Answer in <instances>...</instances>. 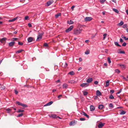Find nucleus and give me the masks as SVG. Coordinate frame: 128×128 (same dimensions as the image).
Instances as JSON below:
<instances>
[{
  "label": "nucleus",
  "mask_w": 128,
  "mask_h": 128,
  "mask_svg": "<svg viewBox=\"0 0 128 128\" xmlns=\"http://www.w3.org/2000/svg\"><path fill=\"white\" fill-rule=\"evenodd\" d=\"M82 30V28H77L75 29L74 30V34H79L81 33Z\"/></svg>",
  "instance_id": "nucleus-1"
},
{
  "label": "nucleus",
  "mask_w": 128,
  "mask_h": 128,
  "mask_svg": "<svg viewBox=\"0 0 128 128\" xmlns=\"http://www.w3.org/2000/svg\"><path fill=\"white\" fill-rule=\"evenodd\" d=\"M16 103L18 105L24 107H27L28 106L26 104H23L21 102H20L18 101H16Z\"/></svg>",
  "instance_id": "nucleus-2"
},
{
  "label": "nucleus",
  "mask_w": 128,
  "mask_h": 128,
  "mask_svg": "<svg viewBox=\"0 0 128 128\" xmlns=\"http://www.w3.org/2000/svg\"><path fill=\"white\" fill-rule=\"evenodd\" d=\"M43 34V33H38V35L37 36V39L36 40L37 41H38L42 39V35Z\"/></svg>",
  "instance_id": "nucleus-3"
},
{
  "label": "nucleus",
  "mask_w": 128,
  "mask_h": 128,
  "mask_svg": "<svg viewBox=\"0 0 128 128\" xmlns=\"http://www.w3.org/2000/svg\"><path fill=\"white\" fill-rule=\"evenodd\" d=\"M92 19V17H86L84 18V20L85 22L90 21Z\"/></svg>",
  "instance_id": "nucleus-4"
},
{
  "label": "nucleus",
  "mask_w": 128,
  "mask_h": 128,
  "mask_svg": "<svg viewBox=\"0 0 128 128\" xmlns=\"http://www.w3.org/2000/svg\"><path fill=\"white\" fill-rule=\"evenodd\" d=\"M74 26H71L67 29L66 30V32H68L70 31L73 28Z\"/></svg>",
  "instance_id": "nucleus-5"
},
{
  "label": "nucleus",
  "mask_w": 128,
  "mask_h": 128,
  "mask_svg": "<svg viewBox=\"0 0 128 128\" xmlns=\"http://www.w3.org/2000/svg\"><path fill=\"white\" fill-rule=\"evenodd\" d=\"M89 86V84L87 83H83L80 85V86L82 87H86Z\"/></svg>",
  "instance_id": "nucleus-6"
},
{
  "label": "nucleus",
  "mask_w": 128,
  "mask_h": 128,
  "mask_svg": "<svg viewBox=\"0 0 128 128\" xmlns=\"http://www.w3.org/2000/svg\"><path fill=\"white\" fill-rule=\"evenodd\" d=\"M104 124L105 123H102V122H101L98 124V127L99 128H101L104 126Z\"/></svg>",
  "instance_id": "nucleus-7"
},
{
  "label": "nucleus",
  "mask_w": 128,
  "mask_h": 128,
  "mask_svg": "<svg viewBox=\"0 0 128 128\" xmlns=\"http://www.w3.org/2000/svg\"><path fill=\"white\" fill-rule=\"evenodd\" d=\"M53 1L52 0L48 1L47 2V6H49L52 3H53Z\"/></svg>",
  "instance_id": "nucleus-8"
},
{
  "label": "nucleus",
  "mask_w": 128,
  "mask_h": 128,
  "mask_svg": "<svg viewBox=\"0 0 128 128\" xmlns=\"http://www.w3.org/2000/svg\"><path fill=\"white\" fill-rule=\"evenodd\" d=\"M6 38H0V42L2 43H3L6 41Z\"/></svg>",
  "instance_id": "nucleus-9"
},
{
  "label": "nucleus",
  "mask_w": 128,
  "mask_h": 128,
  "mask_svg": "<svg viewBox=\"0 0 128 128\" xmlns=\"http://www.w3.org/2000/svg\"><path fill=\"white\" fill-rule=\"evenodd\" d=\"M96 95L97 96H102V94L99 90H97L96 92Z\"/></svg>",
  "instance_id": "nucleus-10"
},
{
  "label": "nucleus",
  "mask_w": 128,
  "mask_h": 128,
  "mask_svg": "<svg viewBox=\"0 0 128 128\" xmlns=\"http://www.w3.org/2000/svg\"><path fill=\"white\" fill-rule=\"evenodd\" d=\"M90 110L91 111H94L95 109V108L94 106L92 105H91L90 106Z\"/></svg>",
  "instance_id": "nucleus-11"
},
{
  "label": "nucleus",
  "mask_w": 128,
  "mask_h": 128,
  "mask_svg": "<svg viewBox=\"0 0 128 128\" xmlns=\"http://www.w3.org/2000/svg\"><path fill=\"white\" fill-rule=\"evenodd\" d=\"M81 114H82V115L86 116L88 118L89 117V116L88 115H87L85 112H82L81 113Z\"/></svg>",
  "instance_id": "nucleus-12"
},
{
  "label": "nucleus",
  "mask_w": 128,
  "mask_h": 128,
  "mask_svg": "<svg viewBox=\"0 0 128 128\" xmlns=\"http://www.w3.org/2000/svg\"><path fill=\"white\" fill-rule=\"evenodd\" d=\"M92 78H89L86 80V82L88 83L91 82L92 80Z\"/></svg>",
  "instance_id": "nucleus-13"
},
{
  "label": "nucleus",
  "mask_w": 128,
  "mask_h": 128,
  "mask_svg": "<svg viewBox=\"0 0 128 128\" xmlns=\"http://www.w3.org/2000/svg\"><path fill=\"white\" fill-rule=\"evenodd\" d=\"M53 103L52 101H50L48 103H47L44 105V106H49L52 104Z\"/></svg>",
  "instance_id": "nucleus-14"
},
{
  "label": "nucleus",
  "mask_w": 128,
  "mask_h": 128,
  "mask_svg": "<svg viewBox=\"0 0 128 128\" xmlns=\"http://www.w3.org/2000/svg\"><path fill=\"white\" fill-rule=\"evenodd\" d=\"M33 40V38L32 37H29L28 38V42H31Z\"/></svg>",
  "instance_id": "nucleus-15"
},
{
  "label": "nucleus",
  "mask_w": 128,
  "mask_h": 128,
  "mask_svg": "<svg viewBox=\"0 0 128 128\" xmlns=\"http://www.w3.org/2000/svg\"><path fill=\"white\" fill-rule=\"evenodd\" d=\"M15 42H10L9 43V46H13Z\"/></svg>",
  "instance_id": "nucleus-16"
},
{
  "label": "nucleus",
  "mask_w": 128,
  "mask_h": 128,
  "mask_svg": "<svg viewBox=\"0 0 128 128\" xmlns=\"http://www.w3.org/2000/svg\"><path fill=\"white\" fill-rule=\"evenodd\" d=\"M17 18L18 17H16L12 19L9 20H8V22H13L16 20L17 19Z\"/></svg>",
  "instance_id": "nucleus-17"
},
{
  "label": "nucleus",
  "mask_w": 128,
  "mask_h": 128,
  "mask_svg": "<svg viewBox=\"0 0 128 128\" xmlns=\"http://www.w3.org/2000/svg\"><path fill=\"white\" fill-rule=\"evenodd\" d=\"M126 112L125 111L122 110H121L120 112V114L122 115L124 114H126Z\"/></svg>",
  "instance_id": "nucleus-18"
},
{
  "label": "nucleus",
  "mask_w": 128,
  "mask_h": 128,
  "mask_svg": "<svg viewBox=\"0 0 128 128\" xmlns=\"http://www.w3.org/2000/svg\"><path fill=\"white\" fill-rule=\"evenodd\" d=\"M110 81L109 80H108L106 82V84L105 86V87H107L109 86V82Z\"/></svg>",
  "instance_id": "nucleus-19"
},
{
  "label": "nucleus",
  "mask_w": 128,
  "mask_h": 128,
  "mask_svg": "<svg viewBox=\"0 0 128 128\" xmlns=\"http://www.w3.org/2000/svg\"><path fill=\"white\" fill-rule=\"evenodd\" d=\"M104 106L102 104H100L98 106V108L100 109H101L103 108Z\"/></svg>",
  "instance_id": "nucleus-20"
},
{
  "label": "nucleus",
  "mask_w": 128,
  "mask_h": 128,
  "mask_svg": "<svg viewBox=\"0 0 128 128\" xmlns=\"http://www.w3.org/2000/svg\"><path fill=\"white\" fill-rule=\"evenodd\" d=\"M67 22L68 24H72L74 23V22L73 21L71 20H68Z\"/></svg>",
  "instance_id": "nucleus-21"
},
{
  "label": "nucleus",
  "mask_w": 128,
  "mask_h": 128,
  "mask_svg": "<svg viewBox=\"0 0 128 128\" xmlns=\"http://www.w3.org/2000/svg\"><path fill=\"white\" fill-rule=\"evenodd\" d=\"M24 50L22 49H21L19 50L18 51H17L16 52V54H19L21 52H22V51H23Z\"/></svg>",
  "instance_id": "nucleus-22"
},
{
  "label": "nucleus",
  "mask_w": 128,
  "mask_h": 128,
  "mask_svg": "<svg viewBox=\"0 0 128 128\" xmlns=\"http://www.w3.org/2000/svg\"><path fill=\"white\" fill-rule=\"evenodd\" d=\"M68 82L69 83H71V84H74L76 82L74 80H70L68 81Z\"/></svg>",
  "instance_id": "nucleus-23"
},
{
  "label": "nucleus",
  "mask_w": 128,
  "mask_h": 128,
  "mask_svg": "<svg viewBox=\"0 0 128 128\" xmlns=\"http://www.w3.org/2000/svg\"><path fill=\"white\" fill-rule=\"evenodd\" d=\"M124 24V22H123L121 21H120V22L118 24V26H121L122 25Z\"/></svg>",
  "instance_id": "nucleus-24"
},
{
  "label": "nucleus",
  "mask_w": 128,
  "mask_h": 128,
  "mask_svg": "<svg viewBox=\"0 0 128 128\" xmlns=\"http://www.w3.org/2000/svg\"><path fill=\"white\" fill-rule=\"evenodd\" d=\"M74 72L73 71H71L70 72H69L68 73V74H70L71 75H74Z\"/></svg>",
  "instance_id": "nucleus-25"
},
{
  "label": "nucleus",
  "mask_w": 128,
  "mask_h": 128,
  "mask_svg": "<svg viewBox=\"0 0 128 128\" xmlns=\"http://www.w3.org/2000/svg\"><path fill=\"white\" fill-rule=\"evenodd\" d=\"M113 10L116 13H118L119 12L118 10L117 9L114 8L113 9Z\"/></svg>",
  "instance_id": "nucleus-26"
},
{
  "label": "nucleus",
  "mask_w": 128,
  "mask_h": 128,
  "mask_svg": "<svg viewBox=\"0 0 128 128\" xmlns=\"http://www.w3.org/2000/svg\"><path fill=\"white\" fill-rule=\"evenodd\" d=\"M61 15L60 13H58L55 15V17L56 18H58L59 16H60Z\"/></svg>",
  "instance_id": "nucleus-27"
},
{
  "label": "nucleus",
  "mask_w": 128,
  "mask_h": 128,
  "mask_svg": "<svg viewBox=\"0 0 128 128\" xmlns=\"http://www.w3.org/2000/svg\"><path fill=\"white\" fill-rule=\"evenodd\" d=\"M114 44L118 46H119L120 47H121V45H120L119 44L118 42H115Z\"/></svg>",
  "instance_id": "nucleus-28"
},
{
  "label": "nucleus",
  "mask_w": 128,
  "mask_h": 128,
  "mask_svg": "<svg viewBox=\"0 0 128 128\" xmlns=\"http://www.w3.org/2000/svg\"><path fill=\"white\" fill-rule=\"evenodd\" d=\"M90 50H88L86 51L85 53L86 54V55H88L90 54Z\"/></svg>",
  "instance_id": "nucleus-29"
},
{
  "label": "nucleus",
  "mask_w": 128,
  "mask_h": 128,
  "mask_svg": "<svg viewBox=\"0 0 128 128\" xmlns=\"http://www.w3.org/2000/svg\"><path fill=\"white\" fill-rule=\"evenodd\" d=\"M75 123V122L74 121H72L71 122H70L69 124L70 126H72V125H74V124Z\"/></svg>",
  "instance_id": "nucleus-30"
},
{
  "label": "nucleus",
  "mask_w": 128,
  "mask_h": 128,
  "mask_svg": "<svg viewBox=\"0 0 128 128\" xmlns=\"http://www.w3.org/2000/svg\"><path fill=\"white\" fill-rule=\"evenodd\" d=\"M109 98L110 99H114V97L113 96V95H112V94L110 95L109 97Z\"/></svg>",
  "instance_id": "nucleus-31"
},
{
  "label": "nucleus",
  "mask_w": 128,
  "mask_h": 128,
  "mask_svg": "<svg viewBox=\"0 0 128 128\" xmlns=\"http://www.w3.org/2000/svg\"><path fill=\"white\" fill-rule=\"evenodd\" d=\"M24 112V110H20V109H18V111H17V112L18 113H20V112Z\"/></svg>",
  "instance_id": "nucleus-32"
},
{
  "label": "nucleus",
  "mask_w": 128,
  "mask_h": 128,
  "mask_svg": "<svg viewBox=\"0 0 128 128\" xmlns=\"http://www.w3.org/2000/svg\"><path fill=\"white\" fill-rule=\"evenodd\" d=\"M68 86V85L66 84H64L63 85V87L64 88H66Z\"/></svg>",
  "instance_id": "nucleus-33"
},
{
  "label": "nucleus",
  "mask_w": 128,
  "mask_h": 128,
  "mask_svg": "<svg viewBox=\"0 0 128 128\" xmlns=\"http://www.w3.org/2000/svg\"><path fill=\"white\" fill-rule=\"evenodd\" d=\"M5 88V87L3 86H2L0 88V89L1 90H4Z\"/></svg>",
  "instance_id": "nucleus-34"
},
{
  "label": "nucleus",
  "mask_w": 128,
  "mask_h": 128,
  "mask_svg": "<svg viewBox=\"0 0 128 128\" xmlns=\"http://www.w3.org/2000/svg\"><path fill=\"white\" fill-rule=\"evenodd\" d=\"M23 115V114L22 113H21L20 114H19L17 116V117H20L22 116Z\"/></svg>",
  "instance_id": "nucleus-35"
},
{
  "label": "nucleus",
  "mask_w": 128,
  "mask_h": 128,
  "mask_svg": "<svg viewBox=\"0 0 128 128\" xmlns=\"http://www.w3.org/2000/svg\"><path fill=\"white\" fill-rule=\"evenodd\" d=\"M107 35V34H103V36H104V37L103 38V40H104L105 39Z\"/></svg>",
  "instance_id": "nucleus-36"
},
{
  "label": "nucleus",
  "mask_w": 128,
  "mask_h": 128,
  "mask_svg": "<svg viewBox=\"0 0 128 128\" xmlns=\"http://www.w3.org/2000/svg\"><path fill=\"white\" fill-rule=\"evenodd\" d=\"M120 66L122 68H125V65L124 64H120Z\"/></svg>",
  "instance_id": "nucleus-37"
},
{
  "label": "nucleus",
  "mask_w": 128,
  "mask_h": 128,
  "mask_svg": "<svg viewBox=\"0 0 128 128\" xmlns=\"http://www.w3.org/2000/svg\"><path fill=\"white\" fill-rule=\"evenodd\" d=\"M108 62L109 64H110L111 63L110 59V58L108 57Z\"/></svg>",
  "instance_id": "nucleus-38"
},
{
  "label": "nucleus",
  "mask_w": 128,
  "mask_h": 128,
  "mask_svg": "<svg viewBox=\"0 0 128 128\" xmlns=\"http://www.w3.org/2000/svg\"><path fill=\"white\" fill-rule=\"evenodd\" d=\"M84 95V96H86L88 94V92L86 91H84L83 92Z\"/></svg>",
  "instance_id": "nucleus-39"
},
{
  "label": "nucleus",
  "mask_w": 128,
  "mask_h": 128,
  "mask_svg": "<svg viewBox=\"0 0 128 128\" xmlns=\"http://www.w3.org/2000/svg\"><path fill=\"white\" fill-rule=\"evenodd\" d=\"M115 72H116L119 74L120 72V71L118 69H116L115 70Z\"/></svg>",
  "instance_id": "nucleus-40"
},
{
  "label": "nucleus",
  "mask_w": 128,
  "mask_h": 128,
  "mask_svg": "<svg viewBox=\"0 0 128 128\" xmlns=\"http://www.w3.org/2000/svg\"><path fill=\"white\" fill-rule=\"evenodd\" d=\"M127 27V25L126 24H125L123 25L122 27L124 28H126Z\"/></svg>",
  "instance_id": "nucleus-41"
},
{
  "label": "nucleus",
  "mask_w": 128,
  "mask_h": 128,
  "mask_svg": "<svg viewBox=\"0 0 128 128\" xmlns=\"http://www.w3.org/2000/svg\"><path fill=\"white\" fill-rule=\"evenodd\" d=\"M109 106L110 108H112L113 107V105L112 103H110L109 104Z\"/></svg>",
  "instance_id": "nucleus-42"
},
{
  "label": "nucleus",
  "mask_w": 128,
  "mask_h": 128,
  "mask_svg": "<svg viewBox=\"0 0 128 128\" xmlns=\"http://www.w3.org/2000/svg\"><path fill=\"white\" fill-rule=\"evenodd\" d=\"M122 91V89H120V90L119 91H118V92L116 93V94H120L121 92Z\"/></svg>",
  "instance_id": "nucleus-43"
},
{
  "label": "nucleus",
  "mask_w": 128,
  "mask_h": 128,
  "mask_svg": "<svg viewBox=\"0 0 128 128\" xmlns=\"http://www.w3.org/2000/svg\"><path fill=\"white\" fill-rule=\"evenodd\" d=\"M6 110L8 111V112L9 113L10 112L9 111L11 110L9 108H8L6 109Z\"/></svg>",
  "instance_id": "nucleus-44"
},
{
  "label": "nucleus",
  "mask_w": 128,
  "mask_h": 128,
  "mask_svg": "<svg viewBox=\"0 0 128 128\" xmlns=\"http://www.w3.org/2000/svg\"><path fill=\"white\" fill-rule=\"evenodd\" d=\"M118 53H120V54H125V52L124 51H120L119 52H118Z\"/></svg>",
  "instance_id": "nucleus-45"
},
{
  "label": "nucleus",
  "mask_w": 128,
  "mask_h": 128,
  "mask_svg": "<svg viewBox=\"0 0 128 128\" xmlns=\"http://www.w3.org/2000/svg\"><path fill=\"white\" fill-rule=\"evenodd\" d=\"M44 46L45 47H48V44L46 43H44Z\"/></svg>",
  "instance_id": "nucleus-46"
},
{
  "label": "nucleus",
  "mask_w": 128,
  "mask_h": 128,
  "mask_svg": "<svg viewBox=\"0 0 128 128\" xmlns=\"http://www.w3.org/2000/svg\"><path fill=\"white\" fill-rule=\"evenodd\" d=\"M114 92V90H111L110 91V92L112 94Z\"/></svg>",
  "instance_id": "nucleus-47"
},
{
  "label": "nucleus",
  "mask_w": 128,
  "mask_h": 128,
  "mask_svg": "<svg viewBox=\"0 0 128 128\" xmlns=\"http://www.w3.org/2000/svg\"><path fill=\"white\" fill-rule=\"evenodd\" d=\"M52 116L53 118H55L56 117V115L55 114H53L52 115Z\"/></svg>",
  "instance_id": "nucleus-48"
},
{
  "label": "nucleus",
  "mask_w": 128,
  "mask_h": 128,
  "mask_svg": "<svg viewBox=\"0 0 128 128\" xmlns=\"http://www.w3.org/2000/svg\"><path fill=\"white\" fill-rule=\"evenodd\" d=\"M18 44L19 45L22 46L23 44V43L22 42H18Z\"/></svg>",
  "instance_id": "nucleus-49"
},
{
  "label": "nucleus",
  "mask_w": 128,
  "mask_h": 128,
  "mask_svg": "<svg viewBox=\"0 0 128 128\" xmlns=\"http://www.w3.org/2000/svg\"><path fill=\"white\" fill-rule=\"evenodd\" d=\"M62 95H59L58 96V99L60 100V99L61 97H62Z\"/></svg>",
  "instance_id": "nucleus-50"
},
{
  "label": "nucleus",
  "mask_w": 128,
  "mask_h": 128,
  "mask_svg": "<svg viewBox=\"0 0 128 128\" xmlns=\"http://www.w3.org/2000/svg\"><path fill=\"white\" fill-rule=\"evenodd\" d=\"M85 120V118H80V120L81 121H84Z\"/></svg>",
  "instance_id": "nucleus-51"
},
{
  "label": "nucleus",
  "mask_w": 128,
  "mask_h": 128,
  "mask_svg": "<svg viewBox=\"0 0 128 128\" xmlns=\"http://www.w3.org/2000/svg\"><path fill=\"white\" fill-rule=\"evenodd\" d=\"M18 38H12V40H18Z\"/></svg>",
  "instance_id": "nucleus-52"
},
{
  "label": "nucleus",
  "mask_w": 128,
  "mask_h": 128,
  "mask_svg": "<svg viewBox=\"0 0 128 128\" xmlns=\"http://www.w3.org/2000/svg\"><path fill=\"white\" fill-rule=\"evenodd\" d=\"M126 42H124L123 43L122 46H126Z\"/></svg>",
  "instance_id": "nucleus-53"
},
{
  "label": "nucleus",
  "mask_w": 128,
  "mask_h": 128,
  "mask_svg": "<svg viewBox=\"0 0 128 128\" xmlns=\"http://www.w3.org/2000/svg\"><path fill=\"white\" fill-rule=\"evenodd\" d=\"M106 0H100V2L103 3Z\"/></svg>",
  "instance_id": "nucleus-54"
},
{
  "label": "nucleus",
  "mask_w": 128,
  "mask_h": 128,
  "mask_svg": "<svg viewBox=\"0 0 128 128\" xmlns=\"http://www.w3.org/2000/svg\"><path fill=\"white\" fill-rule=\"evenodd\" d=\"M28 26L30 27H31L32 26V25L30 23H29L28 24Z\"/></svg>",
  "instance_id": "nucleus-55"
},
{
  "label": "nucleus",
  "mask_w": 128,
  "mask_h": 128,
  "mask_svg": "<svg viewBox=\"0 0 128 128\" xmlns=\"http://www.w3.org/2000/svg\"><path fill=\"white\" fill-rule=\"evenodd\" d=\"M94 83L96 84H98V82L97 81H96L94 82Z\"/></svg>",
  "instance_id": "nucleus-56"
},
{
  "label": "nucleus",
  "mask_w": 128,
  "mask_h": 128,
  "mask_svg": "<svg viewBox=\"0 0 128 128\" xmlns=\"http://www.w3.org/2000/svg\"><path fill=\"white\" fill-rule=\"evenodd\" d=\"M15 93L16 94H17L18 93V92L16 90H14Z\"/></svg>",
  "instance_id": "nucleus-57"
},
{
  "label": "nucleus",
  "mask_w": 128,
  "mask_h": 128,
  "mask_svg": "<svg viewBox=\"0 0 128 128\" xmlns=\"http://www.w3.org/2000/svg\"><path fill=\"white\" fill-rule=\"evenodd\" d=\"M120 42H122L124 41L123 40L122 38H120Z\"/></svg>",
  "instance_id": "nucleus-58"
},
{
  "label": "nucleus",
  "mask_w": 128,
  "mask_h": 128,
  "mask_svg": "<svg viewBox=\"0 0 128 128\" xmlns=\"http://www.w3.org/2000/svg\"><path fill=\"white\" fill-rule=\"evenodd\" d=\"M28 18V16H26L25 17L24 19L25 20H27Z\"/></svg>",
  "instance_id": "nucleus-59"
},
{
  "label": "nucleus",
  "mask_w": 128,
  "mask_h": 128,
  "mask_svg": "<svg viewBox=\"0 0 128 128\" xmlns=\"http://www.w3.org/2000/svg\"><path fill=\"white\" fill-rule=\"evenodd\" d=\"M79 61L80 62H81L82 60V58H79Z\"/></svg>",
  "instance_id": "nucleus-60"
},
{
  "label": "nucleus",
  "mask_w": 128,
  "mask_h": 128,
  "mask_svg": "<svg viewBox=\"0 0 128 128\" xmlns=\"http://www.w3.org/2000/svg\"><path fill=\"white\" fill-rule=\"evenodd\" d=\"M122 77L125 80H127V79H126V78L124 77L123 76H122Z\"/></svg>",
  "instance_id": "nucleus-61"
},
{
  "label": "nucleus",
  "mask_w": 128,
  "mask_h": 128,
  "mask_svg": "<svg viewBox=\"0 0 128 128\" xmlns=\"http://www.w3.org/2000/svg\"><path fill=\"white\" fill-rule=\"evenodd\" d=\"M82 68L80 67L78 68V70L79 71V70H82Z\"/></svg>",
  "instance_id": "nucleus-62"
},
{
  "label": "nucleus",
  "mask_w": 128,
  "mask_h": 128,
  "mask_svg": "<svg viewBox=\"0 0 128 128\" xmlns=\"http://www.w3.org/2000/svg\"><path fill=\"white\" fill-rule=\"evenodd\" d=\"M112 1L115 3L116 2V0H112Z\"/></svg>",
  "instance_id": "nucleus-63"
},
{
  "label": "nucleus",
  "mask_w": 128,
  "mask_h": 128,
  "mask_svg": "<svg viewBox=\"0 0 128 128\" xmlns=\"http://www.w3.org/2000/svg\"><path fill=\"white\" fill-rule=\"evenodd\" d=\"M126 12L128 15V10H126Z\"/></svg>",
  "instance_id": "nucleus-64"
}]
</instances>
